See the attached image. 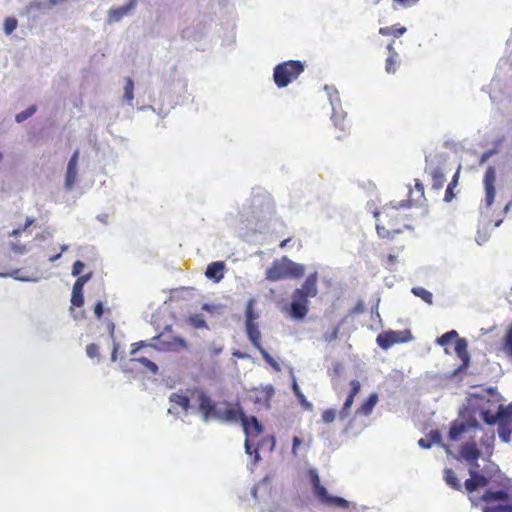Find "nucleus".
Masks as SVG:
<instances>
[{
  "mask_svg": "<svg viewBox=\"0 0 512 512\" xmlns=\"http://www.w3.org/2000/svg\"><path fill=\"white\" fill-rule=\"evenodd\" d=\"M338 337V328H335L329 336H326L325 339L327 341L335 340Z\"/></svg>",
  "mask_w": 512,
  "mask_h": 512,
  "instance_id": "obj_63",
  "label": "nucleus"
},
{
  "mask_svg": "<svg viewBox=\"0 0 512 512\" xmlns=\"http://www.w3.org/2000/svg\"><path fill=\"white\" fill-rule=\"evenodd\" d=\"M199 410L202 412V420L208 423L211 418L221 422L237 423L240 414L243 413L238 406L227 403L215 405L213 401L202 391L195 392Z\"/></svg>",
  "mask_w": 512,
  "mask_h": 512,
  "instance_id": "obj_1",
  "label": "nucleus"
},
{
  "mask_svg": "<svg viewBox=\"0 0 512 512\" xmlns=\"http://www.w3.org/2000/svg\"><path fill=\"white\" fill-rule=\"evenodd\" d=\"M78 159L79 150H76L69 159L66 169L64 187L68 191L72 190L78 181Z\"/></svg>",
  "mask_w": 512,
  "mask_h": 512,
  "instance_id": "obj_10",
  "label": "nucleus"
},
{
  "mask_svg": "<svg viewBox=\"0 0 512 512\" xmlns=\"http://www.w3.org/2000/svg\"><path fill=\"white\" fill-rule=\"evenodd\" d=\"M292 454L296 457L298 456V449L300 445L302 444V440L299 437H294L292 440Z\"/></svg>",
  "mask_w": 512,
  "mask_h": 512,
  "instance_id": "obj_51",
  "label": "nucleus"
},
{
  "mask_svg": "<svg viewBox=\"0 0 512 512\" xmlns=\"http://www.w3.org/2000/svg\"><path fill=\"white\" fill-rule=\"evenodd\" d=\"M224 345L221 341H213L209 345V354L211 357L219 355L223 351Z\"/></svg>",
  "mask_w": 512,
  "mask_h": 512,
  "instance_id": "obj_40",
  "label": "nucleus"
},
{
  "mask_svg": "<svg viewBox=\"0 0 512 512\" xmlns=\"http://www.w3.org/2000/svg\"><path fill=\"white\" fill-rule=\"evenodd\" d=\"M476 468L477 467H471L470 470H469V474L471 476L470 479H467L465 481V488L466 490H468L469 492H472L474 491L476 488L478 487H484L487 485V478L483 475H479L477 472H476Z\"/></svg>",
  "mask_w": 512,
  "mask_h": 512,
  "instance_id": "obj_15",
  "label": "nucleus"
},
{
  "mask_svg": "<svg viewBox=\"0 0 512 512\" xmlns=\"http://www.w3.org/2000/svg\"><path fill=\"white\" fill-rule=\"evenodd\" d=\"M377 233L380 237H388L390 232L386 230L384 227H380L377 225Z\"/></svg>",
  "mask_w": 512,
  "mask_h": 512,
  "instance_id": "obj_60",
  "label": "nucleus"
},
{
  "mask_svg": "<svg viewBox=\"0 0 512 512\" xmlns=\"http://www.w3.org/2000/svg\"><path fill=\"white\" fill-rule=\"evenodd\" d=\"M467 341L465 339H456L455 341V353L457 356L463 361L464 365H468L469 363V355L467 352Z\"/></svg>",
  "mask_w": 512,
  "mask_h": 512,
  "instance_id": "obj_19",
  "label": "nucleus"
},
{
  "mask_svg": "<svg viewBox=\"0 0 512 512\" xmlns=\"http://www.w3.org/2000/svg\"><path fill=\"white\" fill-rule=\"evenodd\" d=\"M132 361H137V362L141 363L145 368L150 370L153 374H156L158 371V366L154 362L150 361L148 358L140 357L137 359H132Z\"/></svg>",
  "mask_w": 512,
  "mask_h": 512,
  "instance_id": "obj_37",
  "label": "nucleus"
},
{
  "mask_svg": "<svg viewBox=\"0 0 512 512\" xmlns=\"http://www.w3.org/2000/svg\"><path fill=\"white\" fill-rule=\"evenodd\" d=\"M18 22L15 18L8 17L4 20V33L10 35L16 28Z\"/></svg>",
  "mask_w": 512,
  "mask_h": 512,
  "instance_id": "obj_39",
  "label": "nucleus"
},
{
  "mask_svg": "<svg viewBox=\"0 0 512 512\" xmlns=\"http://www.w3.org/2000/svg\"><path fill=\"white\" fill-rule=\"evenodd\" d=\"M170 407L168 413L172 415H179L181 412L186 413L189 408L190 399L188 392L178 391L169 396Z\"/></svg>",
  "mask_w": 512,
  "mask_h": 512,
  "instance_id": "obj_7",
  "label": "nucleus"
},
{
  "mask_svg": "<svg viewBox=\"0 0 512 512\" xmlns=\"http://www.w3.org/2000/svg\"><path fill=\"white\" fill-rule=\"evenodd\" d=\"M94 314L99 319L103 314V304L102 302H98L94 307Z\"/></svg>",
  "mask_w": 512,
  "mask_h": 512,
  "instance_id": "obj_55",
  "label": "nucleus"
},
{
  "mask_svg": "<svg viewBox=\"0 0 512 512\" xmlns=\"http://www.w3.org/2000/svg\"><path fill=\"white\" fill-rule=\"evenodd\" d=\"M482 498L486 502L503 501L507 498V494L503 491L486 492Z\"/></svg>",
  "mask_w": 512,
  "mask_h": 512,
  "instance_id": "obj_30",
  "label": "nucleus"
},
{
  "mask_svg": "<svg viewBox=\"0 0 512 512\" xmlns=\"http://www.w3.org/2000/svg\"><path fill=\"white\" fill-rule=\"evenodd\" d=\"M190 322H191V324L193 326H195L197 328H202V327L206 326L205 321L199 315H195V316L190 317Z\"/></svg>",
  "mask_w": 512,
  "mask_h": 512,
  "instance_id": "obj_49",
  "label": "nucleus"
},
{
  "mask_svg": "<svg viewBox=\"0 0 512 512\" xmlns=\"http://www.w3.org/2000/svg\"><path fill=\"white\" fill-rule=\"evenodd\" d=\"M86 354L91 359L96 358L97 363H99L101 361V357L99 354V347L96 344L92 343V344L87 345Z\"/></svg>",
  "mask_w": 512,
  "mask_h": 512,
  "instance_id": "obj_38",
  "label": "nucleus"
},
{
  "mask_svg": "<svg viewBox=\"0 0 512 512\" xmlns=\"http://www.w3.org/2000/svg\"><path fill=\"white\" fill-rule=\"evenodd\" d=\"M415 189H416V192L419 194V198H423L424 197V186L418 180H416Z\"/></svg>",
  "mask_w": 512,
  "mask_h": 512,
  "instance_id": "obj_56",
  "label": "nucleus"
},
{
  "mask_svg": "<svg viewBox=\"0 0 512 512\" xmlns=\"http://www.w3.org/2000/svg\"><path fill=\"white\" fill-rule=\"evenodd\" d=\"M225 264L221 261L210 263L205 272L208 279L218 283L224 277Z\"/></svg>",
  "mask_w": 512,
  "mask_h": 512,
  "instance_id": "obj_17",
  "label": "nucleus"
},
{
  "mask_svg": "<svg viewBox=\"0 0 512 512\" xmlns=\"http://www.w3.org/2000/svg\"><path fill=\"white\" fill-rule=\"evenodd\" d=\"M378 402V394L372 393L369 398L356 411V415L369 416Z\"/></svg>",
  "mask_w": 512,
  "mask_h": 512,
  "instance_id": "obj_18",
  "label": "nucleus"
},
{
  "mask_svg": "<svg viewBox=\"0 0 512 512\" xmlns=\"http://www.w3.org/2000/svg\"><path fill=\"white\" fill-rule=\"evenodd\" d=\"M488 237L486 235H481L480 233H478V235L476 236V242L479 244V245H482L483 243H485L487 241Z\"/></svg>",
  "mask_w": 512,
  "mask_h": 512,
  "instance_id": "obj_64",
  "label": "nucleus"
},
{
  "mask_svg": "<svg viewBox=\"0 0 512 512\" xmlns=\"http://www.w3.org/2000/svg\"><path fill=\"white\" fill-rule=\"evenodd\" d=\"M430 175L432 177V187L434 189H440L443 187V184L445 182V177H444V173H443V170L438 167V168H433L431 171H430Z\"/></svg>",
  "mask_w": 512,
  "mask_h": 512,
  "instance_id": "obj_21",
  "label": "nucleus"
},
{
  "mask_svg": "<svg viewBox=\"0 0 512 512\" xmlns=\"http://www.w3.org/2000/svg\"><path fill=\"white\" fill-rule=\"evenodd\" d=\"M511 433H512V428L510 426V423L501 421L499 424V429H498L499 438L503 442L507 443L510 441Z\"/></svg>",
  "mask_w": 512,
  "mask_h": 512,
  "instance_id": "obj_23",
  "label": "nucleus"
},
{
  "mask_svg": "<svg viewBox=\"0 0 512 512\" xmlns=\"http://www.w3.org/2000/svg\"><path fill=\"white\" fill-rule=\"evenodd\" d=\"M304 71L300 61H286L274 68L273 79L278 88H285Z\"/></svg>",
  "mask_w": 512,
  "mask_h": 512,
  "instance_id": "obj_3",
  "label": "nucleus"
},
{
  "mask_svg": "<svg viewBox=\"0 0 512 512\" xmlns=\"http://www.w3.org/2000/svg\"><path fill=\"white\" fill-rule=\"evenodd\" d=\"M25 230H23V226L22 227H18L16 229H13L10 233H9V237H12V238H16L18 237L22 232H24Z\"/></svg>",
  "mask_w": 512,
  "mask_h": 512,
  "instance_id": "obj_59",
  "label": "nucleus"
},
{
  "mask_svg": "<svg viewBox=\"0 0 512 512\" xmlns=\"http://www.w3.org/2000/svg\"><path fill=\"white\" fill-rule=\"evenodd\" d=\"M134 83L130 78L126 79V84L124 86V98L132 105V100L134 98L133 94Z\"/></svg>",
  "mask_w": 512,
  "mask_h": 512,
  "instance_id": "obj_35",
  "label": "nucleus"
},
{
  "mask_svg": "<svg viewBox=\"0 0 512 512\" xmlns=\"http://www.w3.org/2000/svg\"><path fill=\"white\" fill-rule=\"evenodd\" d=\"M305 274V266L290 260L287 256L276 259L266 270V279L280 281L284 279L300 278Z\"/></svg>",
  "mask_w": 512,
  "mask_h": 512,
  "instance_id": "obj_2",
  "label": "nucleus"
},
{
  "mask_svg": "<svg viewBox=\"0 0 512 512\" xmlns=\"http://www.w3.org/2000/svg\"><path fill=\"white\" fill-rule=\"evenodd\" d=\"M85 267V264L82 262V261H76L74 262L73 266H72V272L71 274L73 276H79L81 274V272L83 271Z\"/></svg>",
  "mask_w": 512,
  "mask_h": 512,
  "instance_id": "obj_48",
  "label": "nucleus"
},
{
  "mask_svg": "<svg viewBox=\"0 0 512 512\" xmlns=\"http://www.w3.org/2000/svg\"><path fill=\"white\" fill-rule=\"evenodd\" d=\"M317 281L318 273L314 272L306 278L301 288H297V290L309 296L310 298H313L318 294Z\"/></svg>",
  "mask_w": 512,
  "mask_h": 512,
  "instance_id": "obj_16",
  "label": "nucleus"
},
{
  "mask_svg": "<svg viewBox=\"0 0 512 512\" xmlns=\"http://www.w3.org/2000/svg\"><path fill=\"white\" fill-rule=\"evenodd\" d=\"M10 249L15 255H25L30 251V247L20 242H11Z\"/></svg>",
  "mask_w": 512,
  "mask_h": 512,
  "instance_id": "obj_31",
  "label": "nucleus"
},
{
  "mask_svg": "<svg viewBox=\"0 0 512 512\" xmlns=\"http://www.w3.org/2000/svg\"><path fill=\"white\" fill-rule=\"evenodd\" d=\"M495 182H496V170L494 167L489 166L484 175V188H485V205L487 208H490L495 200L496 190H495Z\"/></svg>",
  "mask_w": 512,
  "mask_h": 512,
  "instance_id": "obj_9",
  "label": "nucleus"
},
{
  "mask_svg": "<svg viewBox=\"0 0 512 512\" xmlns=\"http://www.w3.org/2000/svg\"><path fill=\"white\" fill-rule=\"evenodd\" d=\"M407 206H409L408 202L400 201L396 205H392L391 204L389 206H384L382 211L380 213H376L375 216H378V215L383 214V213L388 214L390 209H399V208H403V207H407Z\"/></svg>",
  "mask_w": 512,
  "mask_h": 512,
  "instance_id": "obj_44",
  "label": "nucleus"
},
{
  "mask_svg": "<svg viewBox=\"0 0 512 512\" xmlns=\"http://www.w3.org/2000/svg\"><path fill=\"white\" fill-rule=\"evenodd\" d=\"M505 350L512 356V326L508 329L505 336Z\"/></svg>",
  "mask_w": 512,
  "mask_h": 512,
  "instance_id": "obj_45",
  "label": "nucleus"
},
{
  "mask_svg": "<svg viewBox=\"0 0 512 512\" xmlns=\"http://www.w3.org/2000/svg\"><path fill=\"white\" fill-rule=\"evenodd\" d=\"M457 332L455 330H452V331H449L445 334H443L441 337H439L437 339V343L442 345V346H445L447 345L450 341L454 340V339H457Z\"/></svg>",
  "mask_w": 512,
  "mask_h": 512,
  "instance_id": "obj_36",
  "label": "nucleus"
},
{
  "mask_svg": "<svg viewBox=\"0 0 512 512\" xmlns=\"http://www.w3.org/2000/svg\"><path fill=\"white\" fill-rule=\"evenodd\" d=\"M313 491L317 499L323 504L331 507L346 508L348 501L338 496H332L326 488L320 484V477L316 468H310L308 471Z\"/></svg>",
  "mask_w": 512,
  "mask_h": 512,
  "instance_id": "obj_4",
  "label": "nucleus"
},
{
  "mask_svg": "<svg viewBox=\"0 0 512 512\" xmlns=\"http://www.w3.org/2000/svg\"><path fill=\"white\" fill-rule=\"evenodd\" d=\"M336 416V412L333 409H328L323 412L322 414V420L324 423L329 424L334 421Z\"/></svg>",
  "mask_w": 512,
  "mask_h": 512,
  "instance_id": "obj_46",
  "label": "nucleus"
},
{
  "mask_svg": "<svg viewBox=\"0 0 512 512\" xmlns=\"http://www.w3.org/2000/svg\"><path fill=\"white\" fill-rule=\"evenodd\" d=\"M406 31L407 30L405 27H396V26L382 27L379 29V33L381 35H383V36L394 35L395 37H399V36L403 35Z\"/></svg>",
  "mask_w": 512,
  "mask_h": 512,
  "instance_id": "obj_27",
  "label": "nucleus"
},
{
  "mask_svg": "<svg viewBox=\"0 0 512 512\" xmlns=\"http://www.w3.org/2000/svg\"><path fill=\"white\" fill-rule=\"evenodd\" d=\"M418 445L423 448V449H428L431 447V441H429V439H424V438H421L419 441H418Z\"/></svg>",
  "mask_w": 512,
  "mask_h": 512,
  "instance_id": "obj_57",
  "label": "nucleus"
},
{
  "mask_svg": "<svg viewBox=\"0 0 512 512\" xmlns=\"http://www.w3.org/2000/svg\"><path fill=\"white\" fill-rule=\"evenodd\" d=\"M253 438H247L245 439V444H244V447H245V452L249 455H251L253 452H252V445H251V440Z\"/></svg>",
  "mask_w": 512,
  "mask_h": 512,
  "instance_id": "obj_58",
  "label": "nucleus"
},
{
  "mask_svg": "<svg viewBox=\"0 0 512 512\" xmlns=\"http://www.w3.org/2000/svg\"><path fill=\"white\" fill-rule=\"evenodd\" d=\"M429 441H431V445H432L433 443H436V444L440 443V442H441V436H440V433H439L438 431H432V432L430 433V439H429Z\"/></svg>",
  "mask_w": 512,
  "mask_h": 512,
  "instance_id": "obj_53",
  "label": "nucleus"
},
{
  "mask_svg": "<svg viewBox=\"0 0 512 512\" xmlns=\"http://www.w3.org/2000/svg\"><path fill=\"white\" fill-rule=\"evenodd\" d=\"M459 179V169L454 174L452 181L449 183L446 191H445V197L444 200L446 202H451L452 199L455 197V195L452 192V189L457 185Z\"/></svg>",
  "mask_w": 512,
  "mask_h": 512,
  "instance_id": "obj_29",
  "label": "nucleus"
},
{
  "mask_svg": "<svg viewBox=\"0 0 512 512\" xmlns=\"http://www.w3.org/2000/svg\"><path fill=\"white\" fill-rule=\"evenodd\" d=\"M498 416L500 417V422H508L512 420V403L507 406L500 405L498 410Z\"/></svg>",
  "mask_w": 512,
  "mask_h": 512,
  "instance_id": "obj_28",
  "label": "nucleus"
},
{
  "mask_svg": "<svg viewBox=\"0 0 512 512\" xmlns=\"http://www.w3.org/2000/svg\"><path fill=\"white\" fill-rule=\"evenodd\" d=\"M20 269H15L11 271L10 273H0V277L6 278V277H12L13 279L21 282H37L39 279L37 277H24L20 276Z\"/></svg>",
  "mask_w": 512,
  "mask_h": 512,
  "instance_id": "obj_26",
  "label": "nucleus"
},
{
  "mask_svg": "<svg viewBox=\"0 0 512 512\" xmlns=\"http://www.w3.org/2000/svg\"><path fill=\"white\" fill-rule=\"evenodd\" d=\"M37 110V107L35 105L30 106L26 110L18 113L15 117V120L17 123H21L31 117Z\"/></svg>",
  "mask_w": 512,
  "mask_h": 512,
  "instance_id": "obj_34",
  "label": "nucleus"
},
{
  "mask_svg": "<svg viewBox=\"0 0 512 512\" xmlns=\"http://www.w3.org/2000/svg\"><path fill=\"white\" fill-rule=\"evenodd\" d=\"M240 421L247 438H254L263 432L262 424L255 416L247 417L244 413L240 414Z\"/></svg>",
  "mask_w": 512,
  "mask_h": 512,
  "instance_id": "obj_11",
  "label": "nucleus"
},
{
  "mask_svg": "<svg viewBox=\"0 0 512 512\" xmlns=\"http://www.w3.org/2000/svg\"><path fill=\"white\" fill-rule=\"evenodd\" d=\"M412 293L416 296L421 298L424 302L431 305L433 303V295L430 291L426 290L423 287H413Z\"/></svg>",
  "mask_w": 512,
  "mask_h": 512,
  "instance_id": "obj_22",
  "label": "nucleus"
},
{
  "mask_svg": "<svg viewBox=\"0 0 512 512\" xmlns=\"http://www.w3.org/2000/svg\"><path fill=\"white\" fill-rule=\"evenodd\" d=\"M202 309L205 310V311H208V312H214V311L219 309V306L204 304L202 306Z\"/></svg>",
  "mask_w": 512,
  "mask_h": 512,
  "instance_id": "obj_62",
  "label": "nucleus"
},
{
  "mask_svg": "<svg viewBox=\"0 0 512 512\" xmlns=\"http://www.w3.org/2000/svg\"><path fill=\"white\" fill-rule=\"evenodd\" d=\"M350 386H351V390H350L349 396L355 397L360 391L361 384L358 380H353L350 382Z\"/></svg>",
  "mask_w": 512,
  "mask_h": 512,
  "instance_id": "obj_50",
  "label": "nucleus"
},
{
  "mask_svg": "<svg viewBox=\"0 0 512 512\" xmlns=\"http://www.w3.org/2000/svg\"><path fill=\"white\" fill-rule=\"evenodd\" d=\"M246 331H247V335H248L250 341L253 343V345L258 350L261 349L262 346H261V344L259 342L260 337H261V333L258 330L256 323L255 324L246 325Z\"/></svg>",
  "mask_w": 512,
  "mask_h": 512,
  "instance_id": "obj_20",
  "label": "nucleus"
},
{
  "mask_svg": "<svg viewBox=\"0 0 512 512\" xmlns=\"http://www.w3.org/2000/svg\"><path fill=\"white\" fill-rule=\"evenodd\" d=\"M495 153H496V150L485 151L480 158V164L482 165V164L486 163L488 161V159L490 157H492Z\"/></svg>",
  "mask_w": 512,
  "mask_h": 512,
  "instance_id": "obj_52",
  "label": "nucleus"
},
{
  "mask_svg": "<svg viewBox=\"0 0 512 512\" xmlns=\"http://www.w3.org/2000/svg\"><path fill=\"white\" fill-rule=\"evenodd\" d=\"M483 420L487 424H495L497 422L500 424V417L498 416V412L496 414H491L489 411L483 412Z\"/></svg>",
  "mask_w": 512,
  "mask_h": 512,
  "instance_id": "obj_42",
  "label": "nucleus"
},
{
  "mask_svg": "<svg viewBox=\"0 0 512 512\" xmlns=\"http://www.w3.org/2000/svg\"><path fill=\"white\" fill-rule=\"evenodd\" d=\"M399 66V58L396 55H389L386 59L385 70L387 73H395Z\"/></svg>",
  "mask_w": 512,
  "mask_h": 512,
  "instance_id": "obj_33",
  "label": "nucleus"
},
{
  "mask_svg": "<svg viewBox=\"0 0 512 512\" xmlns=\"http://www.w3.org/2000/svg\"><path fill=\"white\" fill-rule=\"evenodd\" d=\"M260 353L262 354L263 358L276 370L280 371V365L277 361H275L271 355L263 348L259 349Z\"/></svg>",
  "mask_w": 512,
  "mask_h": 512,
  "instance_id": "obj_41",
  "label": "nucleus"
},
{
  "mask_svg": "<svg viewBox=\"0 0 512 512\" xmlns=\"http://www.w3.org/2000/svg\"><path fill=\"white\" fill-rule=\"evenodd\" d=\"M412 337L410 335V332H396V331H389L386 333L379 334L377 336V343L378 345L383 349L390 348L395 343H401L408 340H411Z\"/></svg>",
  "mask_w": 512,
  "mask_h": 512,
  "instance_id": "obj_8",
  "label": "nucleus"
},
{
  "mask_svg": "<svg viewBox=\"0 0 512 512\" xmlns=\"http://www.w3.org/2000/svg\"><path fill=\"white\" fill-rule=\"evenodd\" d=\"M349 410L350 408H346L345 406H343L339 413L340 419L344 420L345 418H347L349 415Z\"/></svg>",
  "mask_w": 512,
  "mask_h": 512,
  "instance_id": "obj_61",
  "label": "nucleus"
},
{
  "mask_svg": "<svg viewBox=\"0 0 512 512\" xmlns=\"http://www.w3.org/2000/svg\"><path fill=\"white\" fill-rule=\"evenodd\" d=\"M466 431V426L463 423H453L450 431L449 438L452 441H456L460 438V436Z\"/></svg>",
  "mask_w": 512,
  "mask_h": 512,
  "instance_id": "obj_24",
  "label": "nucleus"
},
{
  "mask_svg": "<svg viewBox=\"0 0 512 512\" xmlns=\"http://www.w3.org/2000/svg\"><path fill=\"white\" fill-rule=\"evenodd\" d=\"M325 91L328 94L329 102L332 107V120L334 122V125L338 127L341 131H346L347 125L345 123V112L341 110V103L338 96V92L336 89L325 86Z\"/></svg>",
  "mask_w": 512,
  "mask_h": 512,
  "instance_id": "obj_6",
  "label": "nucleus"
},
{
  "mask_svg": "<svg viewBox=\"0 0 512 512\" xmlns=\"http://www.w3.org/2000/svg\"><path fill=\"white\" fill-rule=\"evenodd\" d=\"M394 3H397L398 5L402 7H409L415 3H417L419 0H393Z\"/></svg>",
  "mask_w": 512,
  "mask_h": 512,
  "instance_id": "obj_54",
  "label": "nucleus"
},
{
  "mask_svg": "<svg viewBox=\"0 0 512 512\" xmlns=\"http://www.w3.org/2000/svg\"><path fill=\"white\" fill-rule=\"evenodd\" d=\"M483 512H512V506L497 505V506L486 507Z\"/></svg>",
  "mask_w": 512,
  "mask_h": 512,
  "instance_id": "obj_43",
  "label": "nucleus"
},
{
  "mask_svg": "<svg viewBox=\"0 0 512 512\" xmlns=\"http://www.w3.org/2000/svg\"><path fill=\"white\" fill-rule=\"evenodd\" d=\"M445 481L452 488L460 489L459 480H458V478L456 477L455 473L452 470H450V469H446L445 470Z\"/></svg>",
  "mask_w": 512,
  "mask_h": 512,
  "instance_id": "obj_32",
  "label": "nucleus"
},
{
  "mask_svg": "<svg viewBox=\"0 0 512 512\" xmlns=\"http://www.w3.org/2000/svg\"><path fill=\"white\" fill-rule=\"evenodd\" d=\"M254 304L255 299H250L247 302L246 310H245V318H246V325L249 324H255V320L257 319V314L254 312Z\"/></svg>",
  "mask_w": 512,
  "mask_h": 512,
  "instance_id": "obj_25",
  "label": "nucleus"
},
{
  "mask_svg": "<svg viewBox=\"0 0 512 512\" xmlns=\"http://www.w3.org/2000/svg\"><path fill=\"white\" fill-rule=\"evenodd\" d=\"M292 377H293V386L292 387H293V391H294L295 395L302 401L303 404L309 406V404L305 401L304 395L300 391V388L297 384L296 378L293 374H292Z\"/></svg>",
  "mask_w": 512,
  "mask_h": 512,
  "instance_id": "obj_47",
  "label": "nucleus"
},
{
  "mask_svg": "<svg viewBox=\"0 0 512 512\" xmlns=\"http://www.w3.org/2000/svg\"><path fill=\"white\" fill-rule=\"evenodd\" d=\"M461 456L465 461L470 463L472 467H478L477 459L480 457V451L478 450L475 442H469L463 445L461 449Z\"/></svg>",
  "mask_w": 512,
  "mask_h": 512,
  "instance_id": "obj_14",
  "label": "nucleus"
},
{
  "mask_svg": "<svg viewBox=\"0 0 512 512\" xmlns=\"http://www.w3.org/2000/svg\"><path fill=\"white\" fill-rule=\"evenodd\" d=\"M92 273L79 276L73 285L71 303L73 306L81 307L84 304L83 287L91 279Z\"/></svg>",
  "mask_w": 512,
  "mask_h": 512,
  "instance_id": "obj_12",
  "label": "nucleus"
},
{
  "mask_svg": "<svg viewBox=\"0 0 512 512\" xmlns=\"http://www.w3.org/2000/svg\"><path fill=\"white\" fill-rule=\"evenodd\" d=\"M309 298V296L295 289L292 293L291 303L283 311L287 312L294 320H302L309 312Z\"/></svg>",
  "mask_w": 512,
  "mask_h": 512,
  "instance_id": "obj_5",
  "label": "nucleus"
},
{
  "mask_svg": "<svg viewBox=\"0 0 512 512\" xmlns=\"http://www.w3.org/2000/svg\"><path fill=\"white\" fill-rule=\"evenodd\" d=\"M137 0H131L128 4L112 8L108 11L107 22L113 24L119 22L123 17L127 16L136 6Z\"/></svg>",
  "mask_w": 512,
  "mask_h": 512,
  "instance_id": "obj_13",
  "label": "nucleus"
}]
</instances>
